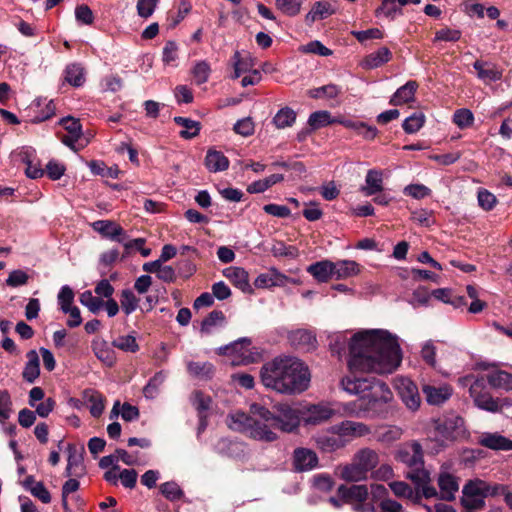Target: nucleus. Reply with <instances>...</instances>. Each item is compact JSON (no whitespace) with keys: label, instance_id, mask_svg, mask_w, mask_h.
Here are the masks:
<instances>
[{"label":"nucleus","instance_id":"nucleus-1","mask_svg":"<svg viewBox=\"0 0 512 512\" xmlns=\"http://www.w3.org/2000/svg\"><path fill=\"white\" fill-rule=\"evenodd\" d=\"M401 361L398 337L387 330L358 332L350 340L348 366L352 371L390 374Z\"/></svg>","mask_w":512,"mask_h":512},{"label":"nucleus","instance_id":"nucleus-2","mask_svg":"<svg viewBox=\"0 0 512 512\" xmlns=\"http://www.w3.org/2000/svg\"><path fill=\"white\" fill-rule=\"evenodd\" d=\"M340 385L344 391L359 396L344 406L350 416L377 418L388 412V404L393 394L388 385L376 378L344 377Z\"/></svg>","mask_w":512,"mask_h":512},{"label":"nucleus","instance_id":"nucleus-3","mask_svg":"<svg viewBox=\"0 0 512 512\" xmlns=\"http://www.w3.org/2000/svg\"><path fill=\"white\" fill-rule=\"evenodd\" d=\"M308 367L292 356L275 357L260 370L262 384L281 394L293 395L305 391L310 384Z\"/></svg>","mask_w":512,"mask_h":512},{"label":"nucleus","instance_id":"nucleus-4","mask_svg":"<svg viewBox=\"0 0 512 512\" xmlns=\"http://www.w3.org/2000/svg\"><path fill=\"white\" fill-rule=\"evenodd\" d=\"M230 419L231 429L242 432L254 440L273 442L278 438L274 432L273 412L259 403H252L248 413L235 412Z\"/></svg>","mask_w":512,"mask_h":512},{"label":"nucleus","instance_id":"nucleus-5","mask_svg":"<svg viewBox=\"0 0 512 512\" xmlns=\"http://www.w3.org/2000/svg\"><path fill=\"white\" fill-rule=\"evenodd\" d=\"M435 438L441 442L453 441L464 433V420L458 415H450L433 421Z\"/></svg>","mask_w":512,"mask_h":512},{"label":"nucleus","instance_id":"nucleus-6","mask_svg":"<svg viewBox=\"0 0 512 512\" xmlns=\"http://www.w3.org/2000/svg\"><path fill=\"white\" fill-rule=\"evenodd\" d=\"M484 481L480 479L469 480L462 489L461 504L467 512L483 509L485 506Z\"/></svg>","mask_w":512,"mask_h":512},{"label":"nucleus","instance_id":"nucleus-7","mask_svg":"<svg viewBox=\"0 0 512 512\" xmlns=\"http://www.w3.org/2000/svg\"><path fill=\"white\" fill-rule=\"evenodd\" d=\"M273 425L274 429H279L286 433L295 431L300 425L299 411L289 404L282 403L274 407Z\"/></svg>","mask_w":512,"mask_h":512},{"label":"nucleus","instance_id":"nucleus-8","mask_svg":"<svg viewBox=\"0 0 512 512\" xmlns=\"http://www.w3.org/2000/svg\"><path fill=\"white\" fill-rule=\"evenodd\" d=\"M485 388L484 379H476L469 388L470 396L474 404L481 410L496 413L500 412V404L490 393L483 391Z\"/></svg>","mask_w":512,"mask_h":512},{"label":"nucleus","instance_id":"nucleus-9","mask_svg":"<svg viewBox=\"0 0 512 512\" xmlns=\"http://www.w3.org/2000/svg\"><path fill=\"white\" fill-rule=\"evenodd\" d=\"M394 386L408 409L416 411L420 407L421 398L418 388L412 380L407 377H397Z\"/></svg>","mask_w":512,"mask_h":512},{"label":"nucleus","instance_id":"nucleus-10","mask_svg":"<svg viewBox=\"0 0 512 512\" xmlns=\"http://www.w3.org/2000/svg\"><path fill=\"white\" fill-rule=\"evenodd\" d=\"M331 431L338 433L343 440L359 438L370 434L371 429L362 422L352 420H344L338 424L331 426Z\"/></svg>","mask_w":512,"mask_h":512},{"label":"nucleus","instance_id":"nucleus-11","mask_svg":"<svg viewBox=\"0 0 512 512\" xmlns=\"http://www.w3.org/2000/svg\"><path fill=\"white\" fill-rule=\"evenodd\" d=\"M91 227L102 237L118 243H124L128 238L124 229L112 220H97L91 224Z\"/></svg>","mask_w":512,"mask_h":512},{"label":"nucleus","instance_id":"nucleus-12","mask_svg":"<svg viewBox=\"0 0 512 512\" xmlns=\"http://www.w3.org/2000/svg\"><path fill=\"white\" fill-rule=\"evenodd\" d=\"M335 415V410L330 406L319 403L315 405H310L302 419L305 425H320L328 420H330Z\"/></svg>","mask_w":512,"mask_h":512},{"label":"nucleus","instance_id":"nucleus-13","mask_svg":"<svg viewBox=\"0 0 512 512\" xmlns=\"http://www.w3.org/2000/svg\"><path fill=\"white\" fill-rule=\"evenodd\" d=\"M477 443L482 447L494 451L512 450V440L499 432H482L478 436Z\"/></svg>","mask_w":512,"mask_h":512},{"label":"nucleus","instance_id":"nucleus-14","mask_svg":"<svg viewBox=\"0 0 512 512\" xmlns=\"http://www.w3.org/2000/svg\"><path fill=\"white\" fill-rule=\"evenodd\" d=\"M317 454L308 448H296L293 452V467L297 472L310 471L318 465Z\"/></svg>","mask_w":512,"mask_h":512},{"label":"nucleus","instance_id":"nucleus-15","mask_svg":"<svg viewBox=\"0 0 512 512\" xmlns=\"http://www.w3.org/2000/svg\"><path fill=\"white\" fill-rule=\"evenodd\" d=\"M288 280L289 278L276 268H270L256 277L254 280V286L259 289L282 287L288 282Z\"/></svg>","mask_w":512,"mask_h":512},{"label":"nucleus","instance_id":"nucleus-16","mask_svg":"<svg viewBox=\"0 0 512 512\" xmlns=\"http://www.w3.org/2000/svg\"><path fill=\"white\" fill-rule=\"evenodd\" d=\"M317 447L325 453L335 452L344 448L348 444V440H343L338 433L331 431L318 435L315 438Z\"/></svg>","mask_w":512,"mask_h":512},{"label":"nucleus","instance_id":"nucleus-17","mask_svg":"<svg viewBox=\"0 0 512 512\" xmlns=\"http://www.w3.org/2000/svg\"><path fill=\"white\" fill-rule=\"evenodd\" d=\"M397 458L406 464L409 470L424 465L422 446L417 442H413L408 447L400 450Z\"/></svg>","mask_w":512,"mask_h":512},{"label":"nucleus","instance_id":"nucleus-18","mask_svg":"<svg viewBox=\"0 0 512 512\" xmlns=\"http://www.w3.org/2000/svg\"><path fill=\"white\" fill-rule=\"evenodd\" d=\"M422 391L425 395L426 401L430 405H440L447 401L452 395V388L449 385L435 386L431 384H424Z\"/></svg>","mask_w":512,"mask_h":512},{"label":"nucleus","instance_id":"nucleus-19","mask_svg":"<svg viewBox=\"0 0 512 512\" xmlns=\"http://www.w3.org/2000/svg\"><path fill=\"white\" fill-rule=\"evenodd\" d=\"M288 341L291 346L305 351L314 349L317 342L315 335L307 329H297L289 332Z\"/></svg>","mask_w":512,"mask_h":512},{"label":"nucleus","instance_id":"nucleus-20","mask_svg":"<svg viewBox=\"0 0 512 512\" xmlns=\"http://www.w3.org/2000/svg\"><path fill=\"white\" fill-rule=\"evenodd\" d=\"M223 275L242 292L248 294L253 293V288L249 283V276L245 269L240 267H228L224 269Z\"/></svg>","mask_w":512,"mask_h":512},{"label":"nucleus","instance_id":"nucleus-21","mask_svg":"<svg viewBox=\"0 0 512 512\" xmlns=\"http://www.w3.org/2000/svg\"><path fill=\"white\" fill-rule=\"evenodd\" d=\"M337 494L343 502H365L368 497V489L366 485H340Z\"/></svg>","mask_w":512,"mask_h":512},{"label":"nucleus","instance_id":"nucleus-22","mask_svg":"<svg viewBox=\"0 0 512 512\" xmlns=\"http://www.w3.org/2000/svg\"><path fill=\"white\" fill-rule=\"evenodd\" d=\"M92 351L95 356L105 365L111 367L116 361L114 350L103 339H94L91 343Z\"/></svg>","mask_w":512,"mask_h":512},{"label":"nucleus","instance_id":"nucleus-23","mask_svg":"<svg viewBox=\"0 0 512 512\" xmlns=\"http://www.w3.org/2000/svg\"><path fill=\"white\" fill-rule=\"evenodd\" d=\"M307 272L310 273L317 281L327 282L334 276V262L322 260L308 266Z\"/></svg>","mask_w":512,"mask_h":512},{"label":"nucleus","instance_id":"nucleus-24","mask_svg":"<svg viewBox=\"0 0 512 512\" xmlns=\"http://www.w3.org/2000/svg\"><path fill=\"white\" fill-rule=\"evenodd\" d=\"M440 488V498L446 501L455 499V493L459 489L458 482L454 476L448 473L441 474L438 478Z\"/></svg>","mask_w":512,"mask_h":512},{"label":"nucleus","instance_id":"nucleus-25","mask_svg":"<svg viewBox=\"0 0 512 512\" xmlns=\"http://www.w3.org/2000/svg\"><path fill=\"white\" fill-rule=\"evenodd\" d=\"M205 166L210 172L217 173L228 169L229 160L221 151L209 149L205 156Z\"/></svg>","mask_w":512,"mask_h":512},{"label":"nucleus","instance_id":"nucleus-26","mask_svg":"<svg viewBox=\"0 0 512 512\" xmlns=\"http://www.w3.org/2000/svg\"><path fill=\"white\" fill-rule=\"evenodd\" d=\"M28 361L25 364L24 370L22 372L23 379L32 384L34 383L40 375V361L39 356L36 350H30L26 354Z\"/></svg>","mask_w":512,"mask_h":512},{"label":"nucleus","instance_id":"nucleus-27","mask_svg":"<svg viewBox=\"0 0 512 512\" xmlns=\"http://www.w3.org/2000/svg\"><path fill=\"white\" fill-rule=\"evenodd\" d=\"M474 69L477 71V77L483 81H498L502 78V73L496 66L490 62L476 60L473 64Z\"/></svg>","mask_w":512,"mask_h":512},{"label":"nucleus","instance_id":"nucleus-28","mask_svg":"<svg viewBox=\"0 0 512 512\" xmlns=\"http://www.w3.org/2000/svg\"><path fill=\"white\" fill-rule=\"evenodd\" d=\"M417 88L418 84L415 81H408L396 90L390 99V104L398 106L412 101Z\"/></svg>","mask_w":512,"mask_h":512},{"label":"nucleus","instance_id":"nucleus-29","mask_svg":"<svg viewBox=\"0 0 512 512\" xmlns=\"http://www.w3.org/2000/svg\"><path fill=\"white\" fill-rule=\"evenodd\" d=\"M391 57V51L387 47H381L367 55L362 65L365 69H375L390 61Z\"/></svg>","mask_w":512,"mask_h":512},{"label":"nucleus","instance_id":"nucleus-30","mask_svg":"<svg viewBox=\"0 0 512 512\" xmlns=\"http://www.w3.org/2000/svg\"><path fill=\"white\" fill-rule=\"evenodd\" d=\"M353 459L357 465L366 472V474L373 470L379 462L378 454L369 448L359 450Z\"/></svg>","mask_w":512,"mask_h":512},{"label":"nucleus","instance_id":"nucleus-31","mask_svg":"<svg viewBox=\"0 0 512 512\" xmlns=\"http://www.w3.org/2000/svg\"><path fill=\"white\" fill-rule=\"evenodd\" d=\"M366 185L362 187V191L366 196H372L381 192L383 189V175L379 170L371 169L367 172L365 178Z\"/></svg>","mask_w":512,"mask_h":512},{"label":"nucleus","instance_id":"nucleus-32","mask_svg":"<svg viewBox=\"0 0 512 512\" xmlns=\"http://www.w3.org/2000/svg\"><path fill=\"white\" fill-rule=\"evenodd\" d=\"M232 64L234 67L232 78L237 79L241 76V74L253 70L252 68L254 66V60L249 54L242 56L239 51H235L232 57Z\"/></svg>","mask_w":512,"mask_h":512},{"label":"nucleus","instance_id":"nucleus-33","mask_svg":"<svg viewBox=\"0 0 512 512\" xmlns=\"http://www.w3.org/2000/svg\"><path fill=\"white\" fill-rule=\"evenodd\" d=\"M83 398L87 404H89V410L93 417H99L104 410V398L103 396L94 390H85Z\"/></svg>","mask_w":512,"mask_h":512},{"label":"nucleus","instance_id":"nucleus-34","mask_svg":"<svg viewBox=\"0 0 512 512\" xmlns=\"http://www.w3.org/2000/svg\"><path fill=\"white\" fill-rule=\"evenodd\" d=\"M359 264L353 260H340L334 262V276L336 279H345L359 273Z\"/></svg>","mask_w":512,"mask_h":512},{"label":"nucleus","instance_id":"nucleus-35","mask_svg":"<svg viewBox=\"0 0 512 512\" xmlns=\"http://www.w3.org/2000/svg\"><path fill=\"white\" fill-rule=\"evenodd\" d=\"M174 122L184 128L179 133L180 136L184 139H192L196 137L201 129L200 122L192 120L190 118L176 116L174 117Z\"/></svg>","mask_w":512,"mask_h":512},{"label":"nucleus","instance_id":"nucleus-36","mask_svg":"<svg viewBox=\"0 0 512 512\" xmlns=\"http://www.w3.org/2000/svg\"><path fill=\"white\" fill-rule=\"evenodd\" d=\"M187 370L192 376L204 380L211 379L214 374V366L210 362L190 361L187 364Z\"/></svg>","mask_w":512,"mask_h":512},{"label":"nucleus","instance_id":"nucleus-37","mask_svg":"<svg viewBox=\"0 0 512 512\" xmlns=\"http://www.w3.org/2000/svg\"><path fill=\"white\" fill-rule=\"evenodd\" d=\"M487 382L492 388L506 391L512 390V374L506 371H496L487 375Z\"/></svg>","mask_w":512,"mask_h":512},{"label":"nucleus","instance_id":"nucleus-38","mask_svg":"<svg viewBox=\"0 0 512 512\" xmlns=\"http://www.w3.org/2000/svg\"><path fill=\"white\" fill-rule=\"evenodd\" d=\"M225 323V315L221 310H213L205 317L201 323L200 332L210 334L216 326H222Z\"/></svg>","mask_w":512,"mask_h":512},{"label":"nucleus","instance_id":"nucleus-39","mask_svg":"<svg viewBox=\"0 0 512 512\" xmlns=\"http://www.w3.org/2000/svg\"><path fill=\"white\" fill-rule=\"evenodd\" d=\"M65 80L74 87H80L85 82L84 68L78 63L69 64L65 69Z\"/></svg>","mask_w":512,"mask_h":512},{"label":"nucleus","instance_id":"nucleus-40","mask_svg":"<svg viewBox=\"0 0 512 512\" xmlns=\"http://www.w3.org/2000/svg\"><path fill=\"white\" fill-rule=\"evenodd\" d=\"M296 121V112L289 108H281L276 115L273 117V124L278 129H284L291 127Z\"/></svg>","mask_w":512,"mask_h":512},{"label":"nucleus","instance_id":"nucleus-41","mask_svg":"<svg viewBox=\"0 0 512 512\" xmlns=\"http://www.w3.org/2000/svg\"><path fill=\"white\" fill-rule=\"evenodd\" d=\"M159 491L167 500L174 502L184 497V491L175 481H167L159 486Z\"/></svg>","mask_w":512,"mask_h":512},{"label":"nucleus","instance_id":"nucleus-42","mask_svg":"<svg viewBox=\"0 0 512 512\" xmlns=\"http://www.w3.org/2000/svg\"><path fill=\"white\" fill-rule=\"evenodd\" d=\"M341 92H342L341 87H339L336 84L330 83L328 85H324V86L309 90L308 95L314 99L323 98V97L327 98V99H334Z\"/></svg>","mask_w":512,"mask_h":512},{"label":"nucleus","instance_id":"nucleus-43","mask_svg":"<svg viewBox=\"0 0 512 512\" xmlns=\"http://www.w3.org/2000/svg\"><path fill=\"white\" fill-rule=\"evenodd\" d=\"M341 477L350 482H358L367 478L366 472L353 460L341 469Z\"/></svg>","mask_w":512,"mask_h":512},{"label":"nucleus","instance_id":"nucleus-44","mask_svg":"<svg viewBox=\"0 0 512 512\" xmlns=\"http://www.w3.org/2000/svg\"><path fill=\"white\" fill-rule=\"evenodd\" d=\"M332 123H336V119H332L330 112L326 110L313 112L308 119V124L312 130L325 127Z\"/></svg>","mask_w":512,"mask_h":512},{"label":"nucleus","instance_id":"nucleus-45","mask_svg":"<svg viewBox=\"0 0 512 512\" xmlns=\"http://www.w3.org/2000/svg\"><path fill=\"white\" fill-rule=\"evenodd\" d=\"M166 374L163 371L157 372L143 388V394L147 399H154L159 392V387L164 383Z\"/></svg>","mask_w":512,"mask_h":512},{"label":"nucleus","instance_id":"nucleus-46","mask_svg":"<svg viewBox=\"0 0 512 512\" xmlns=\"http://www.w3.org/2000/svg\"><path fill=\"white\" fill-rule=\"evenodd\" d=\"M484 491L486 497L504 495V501L507 506L512 509V492L507 491L506 486L501 484H490L484 481Z\"/></svg>","mask_w":512,"mask_h":512},{"label":"nucleus","instance_id":"nucleus-47","mask_svg":"<svg viewBox=\"0 0 512 512\" xmlns=\"http://www.w3.org/2000/svg\"><path fill=\"white\" fill-rule=\"evenodd\" d=\"M424 123L425 115L422 112H414L404 120L402 127L407 134H413L418 132Z\"/></svg>","mask_w":512,"mask_h":512},{"label":"nucleus","instance_id":"nucleus-48","mask_svg":"<svg viewBox=\"0 0 512 512\" xmlns=\"http://www.w3.org/2000/svg\"><path fill=\"white\" fill-rule=\"evenodd\" d=\"M376 16L384 15L387 18L394 19L396 15L402 14V8L397 0H382V4L376 9Z\"/></svg>","mask_w":512,"mask_h":512},{"label":"nucleus","instance_id":"nucleus-49","mask_svg":"<svg viewBox=\"0 0 512 512\" xmlns=\"http://www.w3.org/2000/svg\"><path fill=\"white\" fill-rule=\"evenodd\" d=\"M112 346L124 352L135 353L139 350L136 338L132 335L120 336L112 341Z\"/></svg>","mask_w":512,"mask_h":512},{"label":"nucleus","instance_id":"nucleus-50","mask_svg":"<svg viewBox=\"0 0 512 512\" xmlns=\"http://www.w3.org/2000/svg\"><path fill=\"white\" fill-rule=\"evenodd\" d=\"M406 478L410 479L417 488H420L422 484L430 483L429 472L424 469V465L415 467L406 472Z\"/></svg>","mask_w":512,"mask_h":512},{"label":"nucleus","instance_id":"nucleus-51","mask_svg":"<svg viewBox=\"0 0 512 512\" xmlns=\"http://www.w3.org/2000/svg\"><path fill=\"white\" fill-rule=\"evenodd\" d=\"M138 302L139 300L136 298V296L130 289H124L121 292L120 303L122 310L125 312L126 315L131 314L137 309Z\"/></svg>","mask_w":512,"mask_h":512},{"label":"nucleus","instance_id":"nucleus-52","mask_svg":"<svg viewBox=\"0 0 512 512\" xmlns=\"http://www.w3.org/2000/svg\"><path fill=\"white\" fill-rule=\"evenodd\" d=\"M80 302L82 305L86 306L90 312L96 314L99 310L104 306V301L92 295L91 291H84L80 295Z\"/></svg>","mask_w":512,"mask_h":512},{"label":"nucleus","instance_id":"nucleus-53","mask_svg":"<svg viewBox=\"0 0 512 512\" xmlns=\"http://www.w3.org/2000/svg\"><path fill=\"white\" fill-rule=\"evenodd\" d=\"M474 115L466 108L458 109L453 115V122L460 128L465 129L473 124Z\"/></svg>","mask_w":512,"mask_h":512},{"label":"nucleus","instance_id":"nucleus-54","mask_svg":"<svg viewBox=\"0 0 512 512\" xmlns=\"http://www.w3.org/2000/svg\"><path fill=\"white\" fill-rule=\"evenodd\" d=\"M271 253L275 257L296 258L298 256V250L295 246H287L281 241L275 242L272 245Z\"/></svg>","mask_w":512,"mask_h":512},{"label":"nucleus","instance_id":"nucleus-55","mask_svg":"<svg viewBox=\"0 0 512 512\" xmlns=\"http://www.w3.org/2000/svg\"><path fill=\"white\" fill-rule=\"evenodd\" d=\"M277 8L288 16H295L300 12L302 0H275Z\"/></svg>","mask_w":512,"mask_h":512},{"label":"nucleus","instance_id":"nucleus-56","mask_svg":"<svg viewBox=\"0 0 512 512\" xmlns=\"http://www.w3.org/2000/svg\"><path fill=\"white\" fill-rule=\"evenodd\" d=\"M68 459L67 464L71 467H74L79 472L84 474V466H83V456L82 453H78L75 445L68 444Z\"/></svg>","mask_w":512,"mask_h":512},{"label":"nucleus","instance_id":"nucleus-57","mask_svg":"<svg viewBox=\"0 0 512 512\" xmlns=\"http://www.w3.org/2000/svg\"><path fill=\"white\" fill-rule=\"evenodd\" d=\"M312 482L314 488L322 492L331 491L334 487L332 477L324 473L314 475Z\"/></svg>","mask_w":512,"mask_h":512},{"label":"nucleus","instance_id":"nucleus-58","mask_svg":"<svg viewBox=\"0 0 512 512\" xmlns=\"http://www.w3.org/2000/svg\"><path fill=\"white\" fill-rule=\"evenodd\" d=\"M12 411V401L7 390H0V421L7 420Z\"/></svg>","mask_w":512,"mask_h":512},{"label":"nucleus","instance_id":"nucleus-59","mask_svg":"<svg viewBox=\"0 0 512 512\" xmlns=\"http://www.w3.org/2000/svg\"><path fill=\"white\" fill-rule=\"evenodd\" d=\"M254 129V122L250 117L238 120L233 127L234 132L243 137L251 136L254 133Z\"/></svg>","mask_w":512,"mask_h":512},{"label":"nucleus","instance_id":"nucleus-60","mask_svg":"<svg viewBox=\"0 0 512 512\" xmlns=\"http://www.w3.org/2000/svg\"><path fill=\"white\" fill-rule=\"evenodd\" d=\"M28 280L29 275L25 271L17 269L9 273L6 285L15 288L27 284Z\"/></svg>","mask_w":512,"mask_h":512},{"label":"nucleus","instance_id":"nucleus-61","mask_svg":"<svg viewBox=\"0 0 512 512\" xmlns=\"http://www.w3.org/2000/svg\"><path fill=\"white\" fill-rule=\"evenodd\" d=\"M66 171V167L64 164L56 161V160H50L45 169V173L48 175V177L51 180H58L60 179Z\"/></svg>","mask_w":512,"mask_h":512},{"label":"nucleus","instance_id":"nucleus-62","mask_svg":"<svg viewBox=\"0 0 512 512\" xmlns=\"http://www.w3.org/2000/svg\"><path fill=\"white\" fill-rule=\"evenodd\" d=\"M76 20L84 25H91L94 21V15L89 6L82 4L75 8Z\"/></svg>","mask_w":512,"mask_h":512},{"label":"nucleus","instance_id":"nucleus-63","mask_svg":"<svg viewBox=\"0 0 512 512\" xmlns=\"http://www.w3.org/2000/svg\"><path fill=\"white\" fill-rule=\"evenodd\" d=\"M210 75V66L207 62H198L193 69V76L198 85L207 82Z\"/></svg>","mask_w":512,"mask_h":512},{"label":"nucleus","instance_id":"nucleus-64","mask_svg":"<svg viewBox=\"0 0 512 512\" xmlns=\"http://www.w3.org/2000/svg\"><path fill=\"white\" fill-rule=\"evenodd\" d=\"M436 347L431 340L426 341L421 349L422 359L431 367L436 365Z\"/></svg>","mask_w":512,"mask_h":512}]
</instances>
